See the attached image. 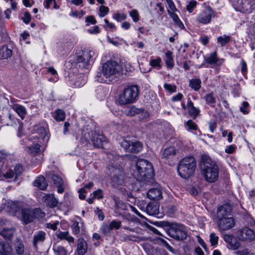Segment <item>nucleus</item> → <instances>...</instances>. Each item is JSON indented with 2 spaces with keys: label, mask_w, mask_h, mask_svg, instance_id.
I'll use <instances>...</instances> for the list:
<instances>
[{
  "label": "nucleus",
  "mask_w": 255,
  "mask_h": 255,
  "mask_svg": "<svg viewBox=\"0 0 255 255\" xmlns=\"http://www.w3.org/2000/svg\"><path fill=\"white\" fill-rule=\"evenodd\" d=\"M86 82V77L84 75H80L76 81H75V86L77 87H80L84 85Z\"/></svg>",
  "instance_id": "obj_36"
},
{
  "label": "nucleus",
  "mask_w": 255,
  "mask_h": 255,
  "mask_svg": "<svg viewBox=\"0 0 255 255\" xmlns=\"http://www.w3.org/2000/svg\"><path fill=\"white\" fill-rule=\"evenodd\" d=\"M110 175L114 182L118 185L122 184L124 183L123 171L120 168L112 167L109 168Z\"/></svg>",
  "instance_id": "obj_12"
},
{
  "label": "nucleus",
  "mask_w": 255,
  "mask_h": 255,
  "mask_svg": "<svg viewBox=\"0 0 255 255\" xmlns=\"http://www.w3.org/2000/svg\"><path fill=\"white\" fill-rule=\"evenodd\" d=\"M196 166V161L193 157H186L181 159L178 164V175L183 179H188L194 175Z\"/></svg>",
  "instance_id": "obj_5"
},
{
  "label": "nucleus",
  "mask_w": 255,
  "mask_h": 255,
  "mask_svg": "<svg viewBox=\"0 0 255 255\" xmlns=\"http://www.w3.org/2000/svg\"><path fill=\"white\" fill-rule=\"evenodd\" d=\"M200 110L195 107H191L188 109V113L189 115L194 119H195L198 116Z\"/></svg>",
  "instance_id": "obj_41"
},
{
  "label": "nucleus",
  "mask_w": 255,
  "mask_h": 255,
  "mask_svg": "<svg viewBox=\"0 0 255 255\" xmlns=\"http://www.w3.org/2000/svg\"><path fill=\"white\" fill-rule=\"evenodd\" d=\"M164 88L170 93L175 92L176 90V86L175 85H172L167 83L164 84Z\"/></svg>",
  "instance_id": "obj_51"
},
{
  "label": "nucleus",
  "mask_w": 255,
  "mask_h": 255,
  "mask_svg": "<svg viewBox=\"0 0 255 255\" xmlns=\"http://www.w3.org/2000/svg\"><path fill=\"white\" fill-rule=\"evenodd\" d=\"M168 14L170 17L172 19L174 23L178 25L181 29L184 28V26L182 22L179 19L177 14L175 13V11L169 12L168 11Z\"/></svg>",
  "instance_id": "obj_27"
},
{
  "label": "nucleus",
  "mask_w": 255,
  "mask_h": 255,
  "mask_svg": "<svg viewBox=\"0 0 255 255\" xmlns=\"http://www.w3.org/2000/svg\"><path fill=\"white\" fill-rule=\"evenodd\" d=\"M249 104L247 102H244L242 106L240 107V111L243 114H248L249 112Z\"/></svg>",
  "instance_id": "obj_44"
},
{
  "label": "nucleus",
  "mask_w": 255,
  "mask_h": 255,
  "mask_svg": "<svg viewBox=\"0 0 255 255\" xmlns=\"http://www.w3.org/2000/svg\"><path fill=\"white\" fill-rule=\"evenodd\" d=\"M179 148L176 144H165L161 151L162 158H170L176 155L178 152Z\"/></svg>",
  "instance_id": "obj_11"
},
{
  "label": "nucleus",
  "mask_w": 255,
  "mask_h": 255,
  "mask_svg": "<svg viewBox=\"0 0 255 255\" xmlns=\"http://www.w3.org/2000/svg\"><path fill=\"white\" fill-rule=\"evenodd\" d=\"M95 55V52L93 50H85L82 52L81 55L77 57V61L81 64L80 67H85L88 65L91 61H92V57Z\"/></svg>",
  "instance_id": "obj_9"
},
{
  "label": "nucleus",
  "mask_w": 255,
  "mask_h": 255,
  "mask_svg": "<svg viewBox=\"0 0 255 255\" xmlns=\"http://www.w3.org/2000/svg\"><path fill=\"white\" fill-rule=\"evenodd\" d=\"M34 130L35 133H34L30 139H35L38 137L37 135H39V142H48L50 138V135L48 132H47L45 128L40 125H36L34 127Z\"/></svg>",
  "instance_id": "obj_8"
},
{
  "label": "nucleus",
  "mask_w": 255,
  "mask_h": 255,
  "mask_svg": "<svg viewBox=\"0 0 255 255\" xmlns=\"http://www.w3.org/2000/svg\"><path fill=\"white\" fill-rule=\"evenodd\" d=\"M154 175L152 165L149 161L142 159L136 161L132 176L137 181L148 183L153 179Z\"/></svg>",
  "instance_id": "obj_2"
},
{
  "label": "nucleus",
  "mask_w": 255,
  "mask_h": 255,
  "mask_svg": "<svg viewBox=\"0 0 255 255\" xmlns=\"http://www.w3.org/2000/svg\"><path fill=\"white\" fill-rule=\"evenodd\" d=\"M52 179L53 180L54 183L56 185H58L60 184H63V180L61 178L58 176L54 175Z\"/></svg>",
  "instance_id": "obj_58"
},
{
  "label": "nucleus",
  "mask_w": 255,
  "mask_h": 255,
  "mask_svg": "<svg viewBox=\"0 0 255 255\" xmlns=\"http://www.w3.org/2000/svg\"><path fill=\"white\" fill-rule=\"evenodd\" d=\"M201 166L202 173L206 181L213 183L217 181L219 176V168L216 163L208 155H202Z\"/></svg>",
  "instance_id": "obj_3"
},
{
  "label": "nucleus",
  "mask_w": 255,
  "mask_h": 255,
  "mask_svg": "<svg viewBox=\"0 0 255 255\" xmlns=\"http://www.w3.org/2000/svg\"><path fill=\"white\" fill-rule=\"evenodd\" d=\"M114 18L118 21H120L122 20H125L127 18V15L125 13L120 14L116 13L114 15Z\"/></svg>",
  "instance_id": "obj_52"
},
{
  "label": "nucleus",
  "mask_w": 255,
  "mask_h": 255,
  "mask_svg": "<svg viewBox=\"0 0 255 255\" xmlns=\"http://www.w3.org/2000/svg\"><path fill=\"white\" fill-rule=\"evenodd\" d=\"M219 237L215 233H212L210 235V241L212 246L216 245L218 244Z\"/></svg>",
  "instance_id": "obj_46"
},
{
  "label": "nucleus",
  "mask_w": 255,
  "mask_h": 255,
  "mask_svg": "<svg viewBox=\"0 0 255 255\" xmlns=\"http://www.w3.org/2000/svg\"><path fill=\"white\" fill-rule=\"evenodd\" d=\"M213 11L210 6H208L198 15L197 20L199 22L207 24L210 22Z\"/></svg>",
  "instance_id": "obj_13"
},
{
  "label": "nucleus",
  "mask_w": 255,
  "mask_h": 255,
  "mask_svg": "<svg viewBox=\"0 0 255 255\" xmlns=\"http://www.w3.org/2000/svg\"><path fill=\"white\" fill-rule=\"evenodd\" d=\"M22 19L24 23L28 24L31 20L30 14L28 12H25Z\"/></svg>",
  "instance_id": "obj_59"
},
{
  "label": "nucleus",
  "mask_w": 255,
  "mask_h": 255,
  "mask_svg": "<svg viewBox=\"0 0 255 255\" xmlns=\"http://www.w3.org/2000/svg\"><path fill=\"white\" fill-rule=\"evenodd\" d=\"M15 250L17 254L22 255L24 253V248L22 243L18 242L15 245Z\"/></svg>",
  "instance_id": "obj_45"
},
{
  "label": "nucleus",
  "mask_w": 255,
  "mask_h": 255,
  "mask_svg": "<svg viewBox=\"0 0 255 255\" xmlns=\"http://www.w3.org/2000/svg\"><path fill=\"white\" fill-rule=\"evenodd\" d=\"M54 117L56 121H62L65 118V113L63 110H58L55 112Z\"/></svg>",
  "instance_id": "obj_37"
},
{
  "label": "nucleus",
  "mask_w": 255,
  "mask_h": 255,
  "mask_svg": "<svg viewBox=\"0 0 255 255\" xmlns=\"http://www.w3.org/2000/svg\"><path fill=\"white\" fill-rule=\"evenodd\" d=\"M104 139L105 137L103 135L94 133L92 134L91 140L93 143H101L105 141Z\"/></svg>",
  "instance_id": "obj_34"
},
{
  "label": "nucleus",
  "mask_w": 255,
  "mask_h": 255,
  "mask_svg": "<svg viewBox=\"0 0 255 255\" xmlns=\"http://www.w3.org/2000/svg\"><path fill=\"white\" fill-rule=\"evenodd\" d=\"M53 250L56 255H68L66 250L62 247L54 246Z\"/></svg>",
  "instance_id": "obj_38"
},
{
  "label": "nucleus",
  "mask_w": 255,
  "mask_h": 255,
  "mask_svg": "<svg viewBox=\"0 0 255 255\" xmlns=\"http://www.w3.org/2000/svg\"><path fill=\"white\" fill-rule=\"evenodd\" d=\"M123 70L122 65L114 60H108L103 64L100 76H98L97 81L100 82L106 81L103 79V75L106 78H111V81H117L122 73Z\"/></svg>",
  "instance_id": "obj_4"
},
{
  "label": "nucleus",
  "mask_w": 255,
  "mask_h": 255,
  "mask_svg": "<svg viewBox=\"0 0 255 255\" xmlns=\"http://www.w3.org/2000/svg\"><path fill=\"white\" fill-rule=\"evenodd\" d=\"M57 237L60 239H65L70 244L74 242V238L69 235L68 232H59L57 234Z\"/></svg>",
  "instance_id": "obj_28"
},
{
  "label": "nucleus",
  "mask_w": 255,
  "mask_h": 255,
  "mask_svg": "<svg viewBox=\"0 0 255 255\" xmlns=\"http://www.w3.org/2000/svg\"><path fill=\"white\" fill-rule=\"evenodd\" d=\"M230 36L224 35L218 38V42L221 44V46H224L226 43H228L230 40Z\"/></svg>",
  "instance_id": "obj_39"
},
{
  "label": "nucleus",
  "mask_w": 255,
  "mask_h": 255,
  "mask_svg": "<svg viewBox=\"0 0 255 255\" xmlns=\"http://www.w3.org/2000/svg\"><path fill=\"white\" fill-rule=\"evenodd\" d=\"M58 224V221L54 222L53 223H48L46 224V227L47 228H50L53 230H56L57 229V226Z\"/></svg>",
  "instance_id": "obj_60"
},
{
  "label": "nucleus",
  "mask_w": 255,
  "mask_h": 255,
  "mask_svg": "<svg viewBox=\"0 0 255 255\" xmlns=\"http://www.w3.org/2000/svg\"><path fill=\"white\" fill-rule=\"evenodd\" d=\"M231 212V207L228 204L223 205L218 209L214 221L220 231L228 230L234 226L235 222Z\"/></svg>",
  "instance_id": "obj_1"
},
{
  "label": "nucleus",
  "mask_w": 255,
  "mask_h": 255,
  "mask_svg": "<svg viewBox=\"0 0 255 255\" xmlns=\"http://www.w3.org/2000/svg\"><path fill=\"white\" fill-rule=\"evenodd\" d=\"M239 238L242 241H251L255 239V234L252 230L245 228L241 231Z\"/></svg>",
  "instance_id": "obj_15"
},
{
  "label": "nucleus",
  "mask_w": 255,
  "mask_h": 255,
  "mask_svg": "<svg viewBox=\"0 0 255 255\" xmlns=\"http://www.w3.org/2000/svg\"><path fill=\"white\" fill-rule=\"evenodd\" d=\"M148 213L152 216H157L159 214V205L158 203H149L146 207Z\"/></svg>",
  "instance_id": "obj_19"
},
{
  "label": "nucleus",
  "mask_w": 255,
  "mask_h": 255,
  "mask_svg": "<svg viewBox=\"0 0 255 255\" xmlns=\"http://www.w3.org/2000/svg\"><path fill=\"white\" fill-rule=\"evenodd\" d=\"M79 197L80 199H84L86 197V191L84 188H80L78 190Z\"/></svg>",
  "instance_id": "obj_61"
},
{
  "label": "nucleus",
  "mask_w": 255,
  "mask_h": 255,
  "mask_svg": "<svg viewBox=\"0 0 255 255\" xmlns=\"http://www.w3.org/2000/svg\"><path fill=\"white\" fill-rule=\"evenodd\" d=\"M205 100L207 104H213L215 103L216 100L212 93H209L205 97Z\"/></svg>",
  "instance_id": "obj_43"
},
{
  "label": "nucleus",
  "mask_w": 255,
  "mask_h": 255,
  "mask_svg": "<svg viewBox=\"0 0 255 255\" xmlns=\"http://www.w3.org/2000/svg\"><path fill=\"white\" fill-rule=\"evenodd\" d=\"M11 249L7 243H0V255H10Z\"/></svg>",
  "instance_id": "obj_22"
},
{
  "label": "nucleus",
  "mask_w": 255,
  "mask_h": 255,
  "mask_svg": "<svg viewBox=\"0 0 255 255\" xmlns=\"http://www.w3.org/2000/svg\"><path fill=\"white\" fill-rule=\"evenodd\" d=\"M197 2L195 0L190 1L186 6L187 10L189 12H191L193 9L195 7Z\"/></svg>",
  "instance_id": "obj_54"
},
{
  "label": "nucleus",
  "mask_w": 255,
  "mask_h": 255,
  "mask_svg": "<svg viewBox=\"0 0 255 255\" xmlns=\"http://www.w3.org/2000/svg\"><path fill=\"white\" fill-rule=\"evenodd\" d=\"M42 201L45 204L50 207H54L58 205L57 200L52 194L45 195L42 198Z\"/></svg>",
  "instance_id": "obj_16"
},
{
  "label": "nucleus",
  "mask_w": 255,
  "mask_h": 255,
  "mask_svg": "<svg viewBox=\"0 0 255 255\" xmlns=\"http://www.w3.org/2000/svg\"><path fill=\"white\" fill-rule=\"evenodd\" d=\"M12 55V50L8 48L7 46H2L0 48V59H7L10 58Z\"/></svg>",
  "instance_id": "obj_21"
},
{
  "label": "nucleus",
  "mask_w": 255,
  "mask_h": 255,
  "mask_svg": "<svg viewBox=\"0 0 255 255\" xmlns=\"http://www.w3.org/2000/svg\"><path fill=\"white\" fill-rule=\"evenodd\" d=\"M169 234L177 240H184L186 237V233L183 225H175L169 231Z\"/></svg>",
  "instance_id": "obj_10"
},
{
  "label": "nucleus",
  "mask_w": 255,
  "mask_h": 255,
  "mask_svg": "<svg viewBox=\"0 0 255 255\" xmlns=\"http://www.w3.org/2000/svg\"><path fill=\"white\" fill-rule=\"evenodd\" d=\"M186 125L190 129L197 130V126L192 120H189L186 122Z\"/></svg>",
  "instance_id": "obj_56"
},
{
  "label": "nucleus",
  "mask_w": 255,
  "mask_h": 255,
  "mask_svg": "<svg viewBox=\"0 0 255 255\" xmlns=\"http://www.w3.org/2000/svg\"><path fill=\"white\" fill-rule=\"evenodd\" d=\"M205 61L210 64L217 63L218 61L217 52L215 51L211 53L209 57L205 58Z\"/></svg>",
  "instance_id": "obj_33"
},
{
  "label": "nucleus",
  "mask_w": 255,
  "mask_h": 255,
  "mask_svg": "<svg viewBox=\"0 0 255 255\" xmlns=\"http://www.w3.org/2000/svg\"><path fill=\"white\" fill-rule=\"evenodd\" d=\"M140 115L139 116L140 120L142 121H147L149 119V114L147 111H145L143 109H142V111L140 113Z\"/></svg>",
  "instance_id": "obj_47"
},
{
  "label": "nucleus",
  "mask_w": 255,
  "mask_h": 255,
  "mask_svg": "<svg viewBox=\"0 0 255 255\" xmlns=\"http://www.w3.org/2000/svg\"><path fill=\"white\" fill-rule=\"evenodd\" d=\"M87 250V243L84 240L79 241L77 247V253L78 255H84Z\"/></svg>",
  "instance_id": "obj_24"
},
{
  "label": "nucleus",
  "mask_w": 255,
  "mask_h": 255,
  "mask_svg": "<svg viewBox=\"0 0 255 255\" xmlns=\"http://www.w3.org/2000/svg\"><path fill=\"white\" fill-rule=\"evenodd\" d=\"M121 222L117 221H113L110 225V229H118L121 227Z\"/></svg>",
  "instance_id": "obj_53"
},
{
  "label": "nucleus",
  "mask_w": 255,
  "mask_h": 255,
  "mask_svg": "<svg viewBox=\"0 0 255 255\" xmlns=\"http://www.w3.org/2000/svg\"><path fill=\"white\" fill-rule=\"evenodd\" d=\"M200 192V189L199 188H196L195 187L190 188L189 190L190 193L193 196L197 195Z\"/></svg>",
  "instance_id": "obj_62"
},
{
  "label": "nucleus",
  "mask_w": 255,
  "mask_h": 255,
  "mask_svg": "<svg viewBox=\"0 0 255 255\" xmlns=\"http://www.w3.org/2000/svg\"><path fill=\"white\" fill-rule=\"evenodd\" d=\"M139 90L137 86H130L126 88L119 97L118 102L121 105L130 104L134 102L138 96Z\"/></svg>",
  "instance_id": "obj_6"
},
{
  "label": "nucleus",
  "mask_w": 255,
  "mask_h": 255,
  "mask_svg": "<svg viewBox=\"0 0 255 255\" xmlns=\"http://www.w3.org/2000/svg\"><path fill=\"white\" fill-rule=\"evenodd\" d=\"M14 173L11 170H8L7 171H4L0 169V180H3L5 179H10L13 177Z\"/></svg>",
  "instance_id": "obj_31"
},
{
  "label": "nucleus",
  "mask_w": 255,
  "mask_h": 255,
  "mask_svg": "<svg viewBox=\"0 0 255 255\" xmlns=\"http://www.w3.org/2000/svg\"><path fill=\"white\" fill-rule=\"evenodd\" d=\"M12 109L22 119L24 118L27 112L23 106L20 105H14Z\"/></svg>",
  "instance_id": "obj_23"
},
{
  "label": "nucleus",
  "mask_w": 255,
  "mask_h": 255,
  "mask_svg": "<svg viewBox=\"0 0 255 255\" xmlns=\"http://www.w3.org/2000/svg\"><path fill=\"white\" fill-rule=\"evenodd\" d=\"M99 11L100 12V16L104 17L108 13L109 8L107 6L101 5L99 8Z\"/></svg>",
  "instance_id": "obj_50"
},
{
  "label": "nucleus",
  "mask_w": 255,
  "mask_h": 255,
  "mask_svg": "<svg viewBox=\"0 0 255 255\" xmlns=\"http://www.w3.org/2000/svg\"><path fill=\"white\" fill-rule=\"evenodd\" d=\"M224 240L227 244L229 249L235 250L239 248L240 243L237 238L232 235L226 234L223 237Z\"/></svg>",
  "instance_id": "obj_14"
},
{
  "label": "nucleus",
  "mask_w": 255,
  "mask_h": 255,
  "mask_svg": "<svg viewBox=\"0 0 255 255\" xmlns=\"http://www.w3.org/2000/svg\"><path fill=\"white\" fill-rule=\"evenodd\" d=\"M14 232V231L12 228H4L0 232V234L4 238L9 239L13 236Z\"/></svg>",
  "instance_id": "obj_35"
},
{
  "label": "nucleus",
  "mask_w": 255,
  "mask_h": 255,
  "mask_svg": "<svg viewBox=\"0 0 255 255\" xmlns=\"http://www.w3.org/2000/svg\"><path fill=\"white\" fill-rule=\"evenodd\" d=\"M43 149L40 144H30L28 147V151L33 155L40 153Z\"/></svg>",
  "instance_id": "obj_29"
},
{
  "label": "nucleus",
  "mask_w": 255,
  "mask_h": 255,
  "mask_svg": "<svg viewBox=\"0 0 255 255\" xmlns=\"http://www.w3.org/2000/svg\"><path fill=\"white\" fill-rule=\"evenodd\" d=\"M72 229L73 230V232L75 234H77L79 232L80 227L79 225V223L77 221H75L73 223L72 225Z\"/></svg>",
  "instance_id": "obj_57"
},
{
  "label": "nucleus",
  "mask_w": 255,
  "mask_h": 255,
  "mask_svg": "<svg viewBox=\"0 0 255 255\" xmlns=\"http://www.w3.org/2000/svg\"><path fill=\"white\" fill-rule=\"evenodd\" d=\"M161 61V58L160 57H158L156 59L151 60L150 61V65L153 67H158L160 68L161 67L160 65Z\"/></svg>",
  "instance_id": "obj_49"
},
{
  "label": "nucleus",
  "mask_w": 255,
  "mask_h": 255,
  "mask_svg": "<svg viewBox=\"0 0 255 255\" xmlns=\"http://www.w3.org/2000/svg\"><path fill=\"white\" fill-rule=\"evenodd\" d=\"M116 208L121 210H127L128 209L127 205L124 204L122 201H119L116 202Z\"/></svg>",
  "instance_id": "obj_55"
},
{
  "label": "nucleus",
  "mask_w": 255,
  "mask_h": 255,
  "mask_svg": "<svg viewBox=\"0 0 255 255\" xmlns=\"http://www.w3.org/2000/svg\"><path fill=\"white\" fill-rule=\"evenodd\" d=\"M45 233L42 231L36 233L33 237V244L35 246L37 244L43 242L45 238Z\"/></svg>",
  "instance_id": "obj_25"
},
{
  "label": "nucleus",
  "mask_w": 255,
  "mask_h": 255,
  "mask_svg": "<svg viewBox=\"0 0 255 255\" xmlns=\"http://www.w3.org/2000/svg\"><path fill=\"white\" fill-rule=\"evenodd\" d=\"M236 149V146L233 145L227 146L225 148V151L228 153H233Z\"/></svg>",
  "instance_id": "obj_64"
},
{
  "label": "nucleus",
  "mask_w": 255,
  "mask_h": 255,
  "mask_svg": "<svg viewBox=\"0 0 255 255\" xmlns=\"http://www.w3.org/2000/svg\"><path fill=\"white\" fill-rule=\"evenodd\" d=\"M129 15L132 18L133 21L135 22H137L139 20V14L137 10L136 9H132L130 11Z\"/></svg>",
  "instance_id": "obj_48"
},
{
  "label": "nucleus",
  "mask_w": 255,
  "mask_h": 255,
  "mask_svg": "<svg viewBox=\"0 0 255 255\" xmlns=\"http://www.w3.org/2000/svg\"><path fill=\"white\" fill-rule=\"evenodd\" d=\"M15 175L16 176L20 175L22 172V167L20 165H16L14 167Z\"/></svg>",
  "instance_id": "obj_63"
},
{
  "label": "nucleus",
  "mask_w": 255,
  "mask_h": 255,
  "mask_svg": "<svg viewBox=\"0 0 255 255\" xmlns=\"http://www.w3.org/2000/svg\"><path fill=\"white\" fill-rule=\"evenodd\" d=\"M173 53L171 51H167L165 53V63L167 68H172L174 66Z\"/></svg>",
  "instance_id": "obj_26"
},
{
  "label": "nucleus",
  "mask_w": 255,
  "mask_h": 255,
  "mask_svg": "<svg viewBox=\"0 0 255 255\" xmlns=\"http://www.w3.org/2000/svg\"><path fill=\"white\" fill-rule=\"evenodd\" d=\"M201 81L199 79H192L190 80L189 86L195 91H198L201 88Z\"/></svg>",
  "instance_id": "obj_30"
},
{
  "label": "nucleus",
  "mask_w": 255,
  "mask_h": 255,
  "mask_svg": "<svg viewBox=\"0 0 255 255\" xmlns=\"http://www.w3.org/2000/svg\"><path fill=\"white\" fill-rule=\"evenodd\" d=\"M33 185L41 190H45L47 188V183L44 177L39 176L34 181Z\"/></svg>",
  "instance_id": "obj_20"
},
{
  "label": "nucleus",
  "mask_w": 255,
  "mask_h": 255,
  "mask_svg": "<svg viewBox=\"0 0 255 255\" xmlns=\"http://www.w3.org/2000/svg\"><path fill=\"white\" fill-rule=\"evenodd\" d=\"M90 196H93L95 199H101L104 198L103 191L102 189H98L91 193Z\"/></svg>",
  "instance_id": "obj_40"
},
{
  "label": "nucleus",
  "mask_w": 255,
  "mask_h": 255,
  "mask_svg": "<svg viewBox=\"0 0 255 255\" xmlns=\"http://www.w3.org/2000/svg\"><path fill=\"white\" fill-rule=\"evenodd\" d=\"M141 111H142V109H138L134 106H132L128 109L126 111V115L129 117H132L140 114Z\"/></svg>",
  "instance_id": "obj_32"
},
{
  "label": "nucleus",
  "mask_w": 255,
  "mask_h": 255,
  "mask_svg": "<svg viewBox=\"0 0 255 255\" xmlns=\"http://www.w3.org/2000/svg\"><path fill=\"white\" fill-rule=\"evenodd\" d=\"M147 197L151 200H159L162 198V192L160 188L150 189L147 192Z\"/></svg>",
  "instance_id": "obj_17"
},
{
  "label": "nucleus",
  "mask_w": 255,
  "mask_h": 255,
  "mask_svg": "<svg viewBox=\"0 0 255 255\" xmlns=\"http://www.w3.org/2000/svg\"><path fill=\"white\" fill-rule=\"evenodd\" d=\"M126 152L138 153L142 149V144H122Z\"/></svg>",
  "instance_id": "obj_18"
},
{
  "label": "nucleus",
  "mask_w": 255,
  "mask_h": 255,
  "mask_svg": "<svg viewBox=\"0 0 255 255\" xmlns=\"http://www.w3.org/2000/svg\"><path fill=\"white\" fill-rule=\"evenodd\" d=\"M11 211L14 213L20 212L21 210V218L25 224L32 222L35 218L34 212L33 210L28 208L21 209V203L18 202H11L9 203Z\"/></svg>",
  "instance_id": "obj_7"
},
{
  "label": "nucleus",
  "mask_w": 255,
  "mask_h": 255,
  "mask_svg": "<svg viewBox=\"0 0 255 255\" xmlns=\"http://www.w3.org/2000/svg\"><path fill=\"white\" fill-rule=\"evenodd\" d=\"M167 4V12L176 11L177 10L172 0H165Z\"/></svg>",
  "instance_id": "obj_42"
}]
</instances>
